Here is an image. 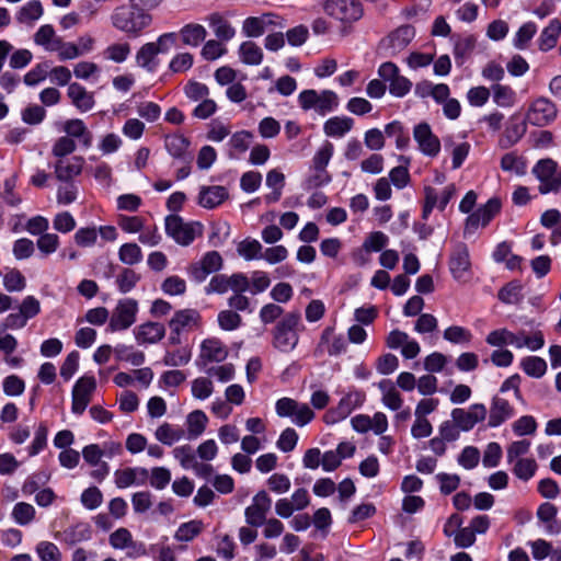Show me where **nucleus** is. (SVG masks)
Instances as JSON below:
<instances>
[{
    "label": "nucleus",
    "instance_id": "f257e3e1",
    "mask_svg": "<svg viewBox=\"0 0 561 561\" xmlns=\"http://www.w3.org/2000/svg\"><path fill=\"white\" fill-rule=\"evenodd\" d=\"M151 20L149 13L133 2L115 8L111 15L112 25L130 37L139 36L150 25Z\"/></svg>",
    "mask_w": 561,
    "mask_h": 561
},
{
    "label": "nucleus",
    "instance_id": "f03ea898",
    "mask_svg": "<svg viewBox=\"0 0 561 561\" xmlns=\"http://www.w3.org/2000/svg\"><path fill=\"white\" fill-rule=\"evenodd\" d=\"M300 313H287L272 331V345L282 353L294 351L299 342Z\"/></svg>",
    "mask_w": 561,
    "mask_h": 561
},
{
    "label": "nucleus",
    "instance_id": "7ed1b4c3",
    "mask_svg": "<svg viewBox=\"0 0 561 561\" xmlns=\"http://www.w3.org/2000/svg\"><path fill=\"white\" fill-rule=\"evenodd\" d=\"M298 102L300 107L305 111L314 110L320 115H325L337 107L339 98L337 94L331 90L317 92L316 90L309 89L300 92Z\"/></svg>",
    "mask_w": 561,
    "mask_h": 561
},
{
    "label": "nucleus",
    "instance_id": "20e7f679",
    "mask_svg": "<svg viewBox=\"0 0 561 561\" xmlns=\"http://www.w3.org/2000/svg\"><path fill=\"white\" fill-rule=\"evenodd\" d=\"M558 164L552 159H541L533 168V174L539 181L538 190L541 194L558 192L561 187V175L558 174Z\"/></svg>",
    "mask_w": 561,
    "mask_h": 561
},
{
    "label": "nucleus",
    "instance_id": "39448f33",
    "mask_svg": "<svg viewBox=\"0 0 561 561\" xmlns=\"http://www.w3.org/2000/svg\"><path fill=\"white\" fill-rule=\"evenodd\" d=\"M138 302L133 298L121 299L112 311L107 330L124 331L130 328L137 318Z\"/></svg>",
    "mask_w": 561,
    "mask_h": 561
},
{
    "label": "nucleus",
    "instance_id": "423d86ee",
    "mask_svg": "<svg viewBox=\"0 0 561 561\" xmlns=\"http://www.w3.org/2000/svg\"><path fill=\"white\" fill-rule=\"evenodd\" d=\"M165 232L181 245L191 244L196 236L202 233V225L198 222L186 224L176 215L165 218Z\"/></svg>",
    "mask_w": 561,
    "mask_h": 561
},
{
    "label": "nucleus",
    "instance_id": "0eeeda50",
    "mask_svg": "<svg viewBox=\"0 0 561 561\" xmlns=\"http://www.w3.org/2000/svg\"><path fill=\"white\" fill-rule=\"evenodd\" d=\"M324 11L342 22L357 21L363 15V8L357 0H325Z\"/></svg>",
    "mask_w": 561,
    "mask_h": 561
},
{
    "label": "nucleus",
    "instance_id": "6e6552de",
    "mask_svg": "<svg viewBox=\"0 0 561 561\" xmlns=\"http://www.w3.org/2000/svg\"><path fill=\"white\" fill-rule=\"evenodd\" d=\"M525 117L529 124L543 127L556 119L557 107L549 99L538 98L529 104Z\"/></svg>",
    "mask_w": 561,
    "mask_h": 561
},
{
    "label": "nucleus",
    "instance_id": "1a4fd4ad",
    "mask_svg": "<svg viewBox=\"0 0 561 561\" xmlns=\"http://www.w3.org/2000/svg\"><path fill=\"white\" fill-rule=\"evenodd\" d=\"M96 389L95 378L83 376L77 380L72 389L71 411L75 414H82L92 400V394Z\"/></svg>",
    "mask_w": 561,
    "mask_h": 561
},
{
    "label": "nucleus",
    "instance_id": "9d476101",
    "mask_svg": "<svg viewBox=\"0 0 561 561\" xmlns=\"http://www.w3.org/2000/svg\"><path fill=\"white\" fill-rule=\"evenodd\" d=\"M228 347L219 339H205L201 343L196 365L205 368L210 363H221L228 357Z\"/></svg>",
    "mask_w": 561,
    "mask_h": 561
},
{
    "label": "nucleus",
    "instance_id": "9b49d317",
    "mask_svg": "<svg viewBox=\"0 0 561 561\" xmlns=\"http://www.w3.org/2000/svg\"><path fill=\"white\" fill-rule=\"evenodd\" d=\"M488 410L482 403H474L468 409L456 408L451 411V420L463 432L472 430L476 424L485 420Z\"/></svg>",
    "mask_w": 561,
    "mask_h": 561
},
{
    "label": "nucleus",
    "instance_id": "f8f14e48",
    "mask_svg": "<svg viewBox=\"0 0 561 561\" xmlns=\"http://www.w3.org/2000/svg\"><path fill=\"white\" fill-rule=\"evenodd\" d=\"M414 140L417 142L421 152L427 157L434 158L440 151V140L433 134L427 123H420L413 129Z\"/></svg>",
    "mask_w": 561,
    "mask_h": 561
},
{
    "label": "nucleus",
    "instance_id": "ddd939ff",
    "mask_svg": "<svg viewBox=\"0 0 561 561\" xmlns=\"http://www.w3.org/2000/svg\"><path fill=\"white\" fill-rule=\"evenodd\" d=\"M222 267V257L217 251L207 252L198 262L188 267V274L196 282L201 283L206 277L218 272Z\"/></svg>",
    "mask_w": 561,
    "mask_h": 561
},
{
    "label": "nucleus",
    "instance_id": "4468645a",
    "mask_svg": "<svg viewBox=\"0 0 561 561\" xmlns=\"http://www.w3.org/2000/svg\"><path fill=\"white\" fill-rule=\"evenodd\" d=\"M501 202L499 198H490L486 204L478 208L466 220V231L471 232L480 226L485 227L496 214L500 213Z\"/></svg>",
    "mask_w": 561,
    "mask_h": 561
},
{
    "label": "nucleus",
    "instance_id": "2eb2a0df",
    "mask_svg": "<svg viewBox=\"0 0 561 561\" xmlns=\"http://www.w3.org/2000/svg\"><path fill=\"white\" fill-rule=\"evenodd\" d=\"M272 500L265 491L257 492L252 504L245 510L247 523L250 526H261L266 519V515L271 510Z\"/></svg>",
    "mask_w": 561,
    "mask_h": 561
},
{
    "label": "nucleus",
    "instance_id": "dca6fc26",
    "mask_svg": "<svg viewBox=\"0 0 561 561\" xmlns=\"http://www.w3.org/2000/svg\"><path fill=\"white\" fill-rule=\"evenodd\" d=\"M526 118L522 121L518 114H513L506 124V127L499 139V146L502 149H508L516 145L527 131Z\"/></svg>",
    "mask_w": 561,
    "mask_h": 561
},
{
    "label": "nucleus",
    "instance_id": "f3484780",
    "mask_svg": "<svg viewBox=\"0 0 561 561\" xmlns=\"http://www.w3.org/2000/svg\"><path fill=\"white\" fill-rule=\"evenodd\" d=\"M363 399L364 396L359 392L347 393L325 414L327 423H336L346 419L355 408L362 404Z\"/></svg>",
    "mask_w": 561,
    "mask_h": 561
},
{
    "label": "nucleus",
    "instance_id": "a211bd4d",
    "mask_svg": "<svg viewBox=\"0 0 561 561\" xmlns=\"http://www.w3.org/2000/svg\"><path fill=\"white\" fill-rule=\"evenodd\" d=\"M149 479V472L141 467L118 469L114 472V482L118 489H126L133 485H144Z\"/></svg>",
    "mask_w": 561,
    "mask_h": 561
},
{
    "label": "nucleus",
    "instance_id": "6ab92c4d",
    "mask_svg": "<svg viewBox=\"0 0 561 561\" xmlns=\"http://www.w3.org/2000/svg\"><path fill=\"white\" fill-rule=\"evenodd\" d=\"M84 159L79 156L58 159L55 163V175L59 181L70 182L83 169Z\"/></svg>",
    "mask_w": 561,
    "mask_h": 561
},
{
    "label": "nucleus",
    "instance_id": "aec40b11",
    "mask_svg": "<svg viewBox=\"0 0 561 561\" xmlns=\"http://www.w3.org/2000/svg\"><path fill=\"white\" fill-rule=\"evenodd\" d=\"M138 344H156L165 335V328L162 323L145 322L134 330Z\"/></svg>",
    "mask_w": 561,
    "mask_h": 561
},
{
    "label": "nucleus",
    "instance_id": "412c9836",
    "mask_svg": "<svg viewBox=\"0 0 561 561\" xmlns=\"http://www.w3.org/2000/svg\"><path fill=\"white\" fill-rule=\"evenodd\" d=\"M201 316L194 309H183L174 313L169 321V327L176 335L184 329H193L199 325Z\"/></svg>",
    "mask_w": 561,
    "mask_h": 561
},
{
    "label": "nucleus",
    "instance_id": "4be33fe9",
    "mask_svg": "<svg viewBox=\"0 0 561 561\" xmlns=\"http://www.w3.org/2000/svg\"><path fill=\"white\" fill-rule=\"evenodd\" d=\"M414 36V28L411 25H403L393 31L385 42L391 54H398L411 43Z\"/></svg>",
    "mask_w": 561,
    "mask_h": 561
},
{
    "label": "nucleus",
    "instance_id": "5701e85b",
    "mask_svg": "<svg viewBox=\"0 0 561 561\" xmlns=\"http://www.w3.org/2000/svg\"><path fill=\"white\" fill-rule=\"evenodd\" d=\"M513 414L514 409L507 400L494 397L490 409L489 425L491 427H497L507 419L512 417Z\"/></svg>",
    "mask_w": 561,
    "mask_h": 561
},
{
    "label": "nucleus",
    "instance_id": "b1692460",
    "mask_svg": "<svg viewBox=\"0 0 561 561\" xmlns=\"http://www.w3.org/2000/svg\"><path fill=\"white\" fill-rule=\"evenodd\" d=\"M228 197V191L225 186H203L199 192L198 203L204 208H215Z\"/></svg>",
    "mask_w": 561,
    "mask_h": 561
},
{
    "label": "nucleus",
    "instance_id": "393cba45",
    "mask_svg": "<svg viewBox=\"0 0 561 561\" xmlns=\"http://www.w3.org/2000/svg\"><path fill=\"white\" fill-rule=\"evenodd\" d=\"M469 251L465 244H459L451 254L449 268L455 278L460 279L469 271Z\"/></svg>",
    "mask_w": 561,
    "mask_h": 561
},
{
    "label": "nucleus",
    "instance_id": "a878e982",
    "mask_svg": "<svg viewBox=\"0 0 561 561\" xmlns=\"http://www.w3.org/2000/svg\"><path fill=\"white\" fill-rule=\"evenodd\" d=\"M486 528H444V534L453 539L457 548H468L476 541V531L484 533Z\"/></svg>",
    "mask_w": 561,
    "mask_h": 561
},
{
    "label": "nucleus",
    "instance_id": "bb28decb",
    "mask_svg": "<svg viewBox=\"0 0 561 561\" xmlns=\"http://www.w3.org/2000/svg\"><path fill=\"white\" fill-rule=\"evenodd\" d=\"M354 126V119L348 116H333L329 118L323 125V133L328 137L342 138Z\"/></svg>",
    "mask_w": 561,
    "mask_h": 561
},
{
    "label": "nucleus",
    "instance_id": "cd10ccee",
    "mask_svg": "<svg viewBox=\"0 0 561 561\" xmlns=\"http://www.w3.org/2000/svg\"><path fill=\"white\" fill-rule=\"evenodd\" d=\"M68 96L72 104L82 112L91 110L94 105L93 94L88 92L84 87L77 82L69 84Z\"/></svg>",
    "mask_w": 561,
    "mask_h": 561
},
{
    "label": "nucleus",
    "instance_id": "c85d7f7f",
    "mask_svg": "<svg viewBox=\"0 0 561 561\" xmlns=\"http://www.w3.org/2000/svg\"><path fill=\"white\" fill-rule=\"evenodd\" d=\"M511 345L516 348L527 347L530 351H537L545 345L543 334L540 331H535L531 335H528L524 330L513 332Z\"/></svg>",
    "mask_w": 561,
    "mask_h": 561
},
{
    "label": "nucleus",
    "instance_id": "c756f323",
    "mask_svg": "<svg viewBox=\"0 0 561 561\" xmlns=\"http://www.w3.org/2000/svg\"><path fill=\"white\" fill-rule=\"evenodd\" d=\"M207 21L219 41L228 42L234 37L236 30L220 13L215 12L209 14Z\"/></svg>",
    "mask_w": 561,
    "mask_h": 561
},
{
    "label": "nucleus",
    "instance_id": "7c9ffc66",
    "mask_svg": "<svg viewBox=\"0 0 561 561\" xmlns=\"http://www.w3.org/2000/svg\"><path fill=\"white\" fill-rule=\"evenodd\" d=\"M208 423V417L202 410H195L187 414L186 416V427L187 439H196L199 437L206 430Z\"/></svg>",
    "mask_w": 561,
    "mask_h": 561
},
{
    "label": "nucleus",
    "instance_id": "2f4dec72",
    "mask_svg": "<svg viewBox=\"0 0 561 561\" xmlns=\"http://www.w3.org/2000/svg\"><path fill=\"white\" fill-rule=\"evenodd\" d=\"M44 13L43 5L39 0H31L26 2L16 12L15 19L21 24L33 25L42 18Z\"/></svg>",
    "mask_w": 561,
    "mask_h": 561
},
{
    "label": "nucleus",
    "instance_id": "473e14b6",
    "mask_svg": "<svg viewBox=\"0 0 561 561\" xmlns=\"http://www.w3.org/2000/svg\"><path fill=\"white\" fill-rule=\"evenodd\" d=\"M378 387L382 394V404L392 411L400 410L403 404V399L393 383L390 380H382L379 382Z\"/></svg>",
    "mask_w": 561,
    "mask_h": 561
},
{
    "label": "nucleus",
    "instance_id": "72a5a7b5",
    "mask_svg": "<svg viewBox=\"0 0 561 561\" xmlns=\"http://www.w3.org/2000/svg\"><path fill=\"white\" fill-rule=\"evenodd\" d=\"M266 185L272 188V192L265 195V202L267 204L278 202L285 186V175L277 169L268 171L266 174Z\"/></svg>",
    "mask_w": 561,
    "mask_h": 561
},
{
    "label": "nucleus",
    "instance_id": "f704fd0d",
    "mask_svg": "<svg viewBox=\"0 0 561 561\" xmlns=\"http://www.w3.org/2000/svg\"><path fill=\"white\" fill-rule=\"evenodd\" d=\"M561 33V22L558 19H553L542 30L539 37V48L542 51L552 49L558 42Z\"/></svg>",
    "mask_w": 561,
    "mask_h": 561
},
{
    "label": "nucleus",
    "instance_id": "c9c22d12",
    "mask_svg": "<svg viewBox=\"0 0 561 561\" xmlns=\"http://www.w3.org/2000/svg\"><path fill=\"white\" fill-rule=\"evenodd\" d=\"M64 131L72 139H80L85 147H90L92 144V134L81 119L75 118L67 121L64 126Z\"/></svg>",
    "mask_w": 561,
    "mask_h": 561
},
{
    "label": "nucleus",
    "instance_id": "e433bc0d",
    "mask_svg": "<svg viewBox=\"0 0 561 561\" xmlns=\"http://www.w3.org/2000/svg\"><path fill=\"white\" fill-rule=\"evenodd\" d=\"M180 35L185 45L197 47L206 38L207 32L203 25L190 23L181 28Z\"/></svg>",
    "mask_w": 561,
    "mask_h": 561
},
{
    "label": "nucleus",
    "instance_id": "4c0bfd02",
    "mask_svg": "<svg viewBox=\"0 0 561 561\" xmlns=\"http://www.w3.org/2000/svg\"><path fill=\"white\" fill-rule=\"evenodd\" d=\"M239 56L243 64L257 66L263 60V51L254 42H243L239 47Z\"/></svg>",
    "mask_w": 561,
    "mask_h": 561
},
{
    "label": "nucleus",
    "instance_id": "58836bf2",
    "mask_svg": "<svg viewBox=\"0 0 561 561\" xmlns=\"http://www.w3.org/2000/svg\"><path fill=\"white\" fill-rule=\"evenodd\" d=\"M154 436L160 443L171 446L175 442L184 438L185 432L182 428L174 427L169 423H163L156 430Z\"/></svg>",
    "mask_w": 561,
    "mask_h": 561
},
{
    "label": "nucleus",
    "instance_id": "ea45409f",
    "mask_svg": "<svg viewBox=\"0 0 561 561\" xmlns=\"http://www.w3.org/2000/svg\"><path fill=\"white\" fill-rule=\"evenodd\" d=\"M114 354L117 360H124L133 366H141L145 363V354L141 351H135L131 346L118 344L114 347Z\"/></svg>",
    "mask_w": 561,
    "mask_h": 561
},
{
    "label": "nucleus",
    "instance_id": "a19ab883",
    "mask_svg": "<svg viewBox=\"0 0 561 561\" xmlns=\"http://www.w3.org/2000/svg\"><path fill=\"white\" fill-rule=\"evenodd\" d=\"M445 147L451 148L453 169H459L467 159L471 146L467 141L455 144L451 137L445 139Z\"/></svg>",
    "mask_w": 561,
    "mask_h": 561
},
{
    "label": "nucleus",
    "instance_id": "79ce46f5",
    "mask_svg": "<svg viewBox=\"0 0 561 561\" xmlns=\"http://www.w3.org/2000/svg\"><path fill=\"white\" fill-rule=\"evenodd\" d=\"M270 16L272 15L266 14L263 18L251 16L245 19L242 25V32L248 37H260L265 32V25L272 24L271 20L266 21Z\"/></svg>",
    "mask_w": 561,
    "mask_h": 561
},
{
    "label": "nucleus",
    "instance_id": "37998d69",
    "mask_svg": "<svg viewBox=\"0 0 561 561\" xmlns=\"http://www.w3.org/2000/svg\"><path fill=\"white\" fill-rule=\"evenodd\" d=\"M157 55L158 49L153 46V42L147 43L137 51L136 61L140 67L146 68L148 71H153L157 66L154 60Z\"/></svg>",
    "mask_w": 561,
    "mask_h": 561
},
{
    "label": "nucleus",
    "instance_id": "c03bdc74",
    "mask_svg": "<svg viewBox=\"0 0 561 561\" xmlns=\"http://www.w3.org/2000/svg\"><path fill=\"white\" fill-rule=\"evenodd\" d=\"M520 368L533 378H540L547 371V363L538 356H527L520 362Z\"/></svg>",
    "mask_w": 561,
    "mask_h": 561
},
{
    "label": "nucleus",
    "instance_id": "a18cd8bd",
    "mask_svg": "<svg viewBox=\"0 0 561 561\" xmlns=\"http://www.w3.org/2000/svg\"><path fill=\"white\" fill-rule=\"evenodd\" d=\"M165 149L174 158H182L187 151L190 141L183 135H170L164 140Z\"/></svg>",
    "mask_w": 561,
    "mask_h": 561
},
{
    "label": "nucleus",
    "instance_id": "49530a36",
    "mask_svg": "<svg viewBox=\"0 0 561 561\" xmlns=\"http://www.w3.org/2000/svg\"><path fill=\"white\" fill-rule=\"evenodd\" d=\"M513 463L514 474L523 481L530 480L535 476L538 467L533 458H518Z\"/></svg>",
    "mask_w": 561,
    "mask_h": 561
},
{
    "label": "nucleus",
    "instance_id": "de8ad7c7",
    "mask_svg": "<svg viewBox=\"0 0 561 561\" xmlns=\"http://www.w3.org/2000/svg\"><path fill=\"white\" fill-rule=\"evenodd\" d=\"M493 101L501 107H511L515 103L516 94L508 85L496 83L492 87Z\"/></svg>",
    "mask_w": 561,
    "mask_h": 561
},
{
    "label": "nucleus",
    "instance_id": "09e8293b",
    "mask_svg": "<svg viewBox=\"0 0 561 561\" xmlns=\"http://www.w3.org/2000/svg\"><path fill=\"white\" fill-rule=\"evenodd\" d=\"M118 259L123 264L135 265L141 262L142 251L136 243H124L118 250Z\"/></svg>",
    "mask_w": 561,
    "mask_h": 561
},
{
    "label": "nucleus",
    "instance_id": "8fccbe9b",
    "mask_svg": "<svg viewBox=\"0 0 561 561\" xmlns=\"http://www.w3.org/2000/svg\"><path fill=\"white\" fill-rule=\"evenodd\" d=\"M3 287L10 291H22L26 287V278L16 268L8 270L3 275Z\"/></svg>",
    "mask_w": 561,
    "mask_h": 561
},
{
    "label": "nucleus",
    "instance_id": "3c124183",
    "mask_svg": "<svg viewBox=\"0 0 561 561\" xmlns=\"http://www.w3.org/2000/svg\"><path fill=\"white\" fill-rule=\"evenodd\" d=\"M385 134L388 137H394L397 148L400 150L405 149L410 144V137L404 131L402 124L398 121H393L386 125Z\"/></svg>",
    "mask_w": 561,
    "mask_h": 561
},
{
    "label": "nucleus",
    "instance_id": "603ef678",
    "mask_svg": "<svg viewBox=\"0 0 561 561\" xmlns=\"http://www.w3.org/2000/svg\"><path fill=\"white\" fill-rule=\"evenodd\" d=\"M130 54V45L128 43H114L108 45L103 56L105 59L121 64L124 62Z\"/></svg>",
    "mask_w": 561,
    "mask_h": 561
},
{
    "label": "nucleus",
    "instance_id": "864d4df0",
    "mask_svg": "<svg viewBox=\"0 0 561 561\" xmlns=\"http://www.w3.org/2000/svg\"><path fill=\"white\" fill-rule=\"evenodd\" d=\"M501 168L506 172H514L517 175L526 173V163L524 159L514 152L505 153L501 159Z\"/></svg>",
    "mask_w": 561,
    "mask_h": 561
},
{
    "label": "nucleus",
    "instance_id": "5fc2aeb1",
    "mask_svg": "<svg viewBox=\"0 0 561 561\" xmlns=\"http://www.w3.org/2000/svg\"><path fill=\"white\" fill-rule=\"evenodd\" d=\"M537 33V25L534 22L523 24L516 32L513 44L517 49H526L530 39Z\"/></svg>",
    "mask_w": 561,
    "mask_h": 561
},
{
    "label": "nucleus",
    "instance_id": "6e6d98bb",
    "mask_svg": "<svg viewBox=\"0 0 561 561\" xmlns=\"http://www.w3.org/2000/svg\"><path fill=\"white\" fill-rule=\"evenodd\" d=\"M191 391L195 399L206 400L214 392V383L208 377H197L192 381Z\"/></svg>",
    "mask_w": 561,
    "mask_h": 561
},
{
    "label": "nucleus",
    "instance_id": "4d7b16f0",
    "mask_svg": "<svg viewBox=\"0 0 561 561\" xmlns=\"http://www.w3.org/2000/svg\"><path fill=\"white\" fill-rule=\"evenodd\" d=\"M443 336L453 344H469L472 340V333L460 325L448 327Z\"/></svg>",
    "mask_w": 561,
    "mask_h": 561
},
{
    "label": "nucleus",
    "instance_id": "13d9d810",
    "mask_svg": "<svg viewBox=\"0 0 561 561\" xmlns=\"http://www.w3.org/2000/svg\"><path fill=\"white\" fill-rule=\"evenodd\" d=\"M35 552L41 561H61L62 556L59 548L49 541H39Z\"/></svg>",
    "mask_w": 561,
    "mask_h": 561
},
{
    "label": "nucleus",
    "instance_id": "bf43d9fd",
    "mask_svg": "<svg viewBox=\"0 0 561 561\" xmlns=\"http://www.w3.org/2000/svg\"><path fill=\"white\" fill-rule=\"evenodd\" d=\"M237 251L244 260L251 261L254 259L262 257L260 255L262 245L257 240L245 239L238 244Z\"/></svg>",
    "mask_w": 561,
    "mask_h": 561
},
{
    "label": "nucleus",
    "instance_id": "052dcab7",
    "mask_svg": "<svg viewBox=\"0 0 561 561\" xmlns=\"http://www.w3.org/2000/svg\"><path fill=\"white\" fill-rule=\"evenodd\" d=\"M140 279L139 274H137L134 270L124 268L116 278V284L118 289L123 294L129 293Z\"/></svg>",
    "mask_w": 561,
    "mask_h": 561
},
{
    "label": "nucleus",
    "instance_id": "680f3d73",
    "mask_svg": "<svg viewBox=\"0 0 561 561\" xmlns=\"http://www.w3.org/2000/svg\"><path fill=\"white\" fill-rule=\"evenodd\" d=\"M206 374L208 376L215 377L219 382H229L234 378L236 375V368L234 365L231 363H227L219 366H211L210 368L206 369Z\"/></svg>",
    "mask_w": 561,
    "mask_h": 561
},
{
    "label": "nucleus",
    "instance_id": "e2e57ef3",
    "mask_svg": "<svg viewBox=\"0 0 561 561\" xmlns=\"http://www.w3.org/2000/svg\"><path fill=\"white\" fill-rule=\"evenodd\" d=\"M77 145L75 140L68 136H62L56 140L51 148V153L58 159L67 158L75 152Z\"/></svg>",
    "mask_w": 561,
    "mask_h": 561
},
{
    "label": "nucleus",
    "instance_id": "0e129e2a",
    "mask_svg": "<svg viewBox=\"0 0 561 561\" xmlns=\"http://www.w3.org/2000/svg\"><path fill=\"white\" fill-rule=\"evenodd\" d=\"M161 289L170 296H181L186 291V283L179 276H169L161 284Z\"/></svg>",
    "mask_w": 561,
    "mask_h": 561
},
{
    "label": "nucleus",
    "instance_id": "69168bd1",
    "mask_svg": "<svg viewBox=\"0 0 561 561\" xmlns=\"http://www.w3.org/2000/svg\"><path fill=\"white\" fill-rule=\"evenodd\" d=\"M252 138V133L248 130L237 131L229 139V147L238 153L245 152L250 147Z\"/></svg>",
    "mask_w": 561,
    "mask_h": 561
},
{
    "label": "nucleus",
    "instance_id": "338daca9",
    "mask_svg": "<svg viewBox=\"0 0 561 561\" xmlns=\"http://www.w3.org/2000/svg\"><path fill=\"white\" fill-rule=\"evenodd\" d=\"M75 242L81 248H90L96 243L98 230L94 227H84L77 230L73 236Z\"/></svg>",
    "mask_w": 561,
    "mask_h": 561
},
{
    "label": "nucleus",
    "instance_id": "774afa93",
    "mask_svg": "<svg viewBox=\"0 0 561 561\" xmlns=\"http://www.w3.org/2000/svg\"><path fill=\"white\" fill-rule=\"evenodd\" d=\"M388 241L387 234L381 231H374L365 239L363 248L367 252H379L387 245Z\"/></svg>",
    "mask_w": 561,
    "mask_h": 561
}]
</instances>
